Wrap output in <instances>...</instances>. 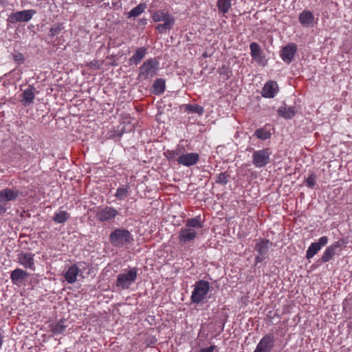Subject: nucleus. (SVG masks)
<instances>
[{
	"mask_svg": "<svg viewBox=\"0 0 352 352\" xmlns=\"http://www.w3.org/2000/svg\"><path fill=\"white\" fill-rule=\"evenodd\" d=\"M298 21L304 28H311L315 24V17L312 12L304 10L299 14Z\"/></svg>",
	"mask_w": 352,
	"mask_h": 352,
	"instance_id": "2eb2a0df",
	"label": "nucleus"
},
{
	"mask_svg": "<svg viewBox=\"0 0 352 352\" xmlns=\"http://www.w3.org/2000/svg\"><path fill=\"white\" fill-rule=\"evenodd\" d=\"M118 214V210L111 206H105L98 208L96 217L100 222H109L117 217Z\"/></svg>",
	"mask_w": 352,
	"mask_h": 352,
	"instance_id": "1a4fd4ad",
	"label": "nucleus"
},
{
	"mask_svg": "<svg viewBox=\"0 0 352 352\" xmlns=\"http://www.w3.org/2000/svg\"><path fill=\"white\" fill-rule=\"evenodd\" d=\"M199 160V155L197 153H189L183 154L178 157L177 162L179 164L185 166H191L197 163Z\"/></svg>",
	"mask_w": 352,
	"mask_h": 352,
	"instance_id": "4468645a",
	"label": "nucleus"
},
{
	"mask_svg": "<svg viewBox=\"0 0 352 352\" xmlns=\"http://www.w3.org/2000/svg\"><path fill=\"white\" fill-rule=\"evenodd\" d=\"M272 153L269 148L254 151L252 153V164L255 167L261 168L270 162Z\"/></svg>",
	"mask_w": 352,
	"mask_h": 352,
	"instance_id": "0eeeda50",
	"label": "nucleus"
},
{
	"mask_svg": "<svg viewBox=\"0 0 352 352\" xmlns=\"http://www.w3.org/2000/svg\"><path fill=\"white\" fill-rule=\"evenodd\" d=\"M166 89V82L163 78L156 79L153 84V91L155 95L163 94Z\"/></svg>",
	"mask_w": 352,
	"mask_h": 352,
	"instance_id": "b1692460",
	"label": "nucleus"
},
{
	"mask_svg": "<svg viewBox=\"0 0 352 352\" xmlns=\"http://www.w3.org/2000/svg\"><path fill=\"white\" fill-rule=\"evenodd\" d=\"M296 50L297 47L294 43H290L284 47L280 54L283 60L287 63L292 62L296 52Z\"/></svg>",
	"mask_w": 352,
	"mask_h": 352,
	"instance_id": "f3484780",
	"label": "nucleus"
},
{
	"mask_svg": "<svg viewBox=\"0 0 352 352\" xmlns=\"http://www.w3.org/2000/svg\"><path fill=\"white\" fill-rule=\"evenodd\" d=\"M29 276V274L20 268H16L10 274V279L14 285H19Z\"/></svg>",
	"mask_w": 352,
	"mask_h": 352,
	"instance_id": "aec40b11",
	"label": "nucleus"
},
{
	"mask_svg": "<svg viewBox=\"0 0 352 352\" xmlns=\"http://www.w3.org/2000/svg\"><path fill=\"white\" fill-rule=\"evenodd\" d=\"M34 92L35 88L32 85H29V87L23 91L22 99L21 100V102L23 106L27 107L33 103L35 97Z\"/></svg>",
	"mask_w": 352,
	"mask_h": 352,
	"instance_id": "6ab92c4d",
	"label": "nucleus"
},
{
	"mask_svg": "<svg viewBox=\"0 0 352 352\" xmlns=\"http://www.w3.org/2000/svg\"><path fill=\"white\" fill-rule=\"evenodd\" d=\"M298 112L297 109L294 106H283L278 108V113L285 119H291Z\"/></svg>",
	"mask_w": 352,
	"mask_h": 352,
	"instance_id": "412c9836",
	"label": "nucleus"
},
{
	"mask_svg": "<svg viewBox=\"0 0 352 352\" xmlns=\"http://www.w3.org/2000/svg\"><path fill=\"white\" fill-rule=\"evenodd\" d=\"M129 186L119 187L115 193V197L119 200H124L129 195Z\"/></svg>",
	"mask_w": 352,
	"mask_h": 352,
	"instance_id": "473e14b6",
	"label": "nucleus"
},
{
	"mask_svg": "<svg viewBox=\"0 0 352 352\" xmlns=\"http://www.w3.org/2000/svg\"><path fill=\"white\" fill-rule=\"evenodd\" d=\"M146 6L144 3H140L136 7L133 8L129 12V17H136L140 15L146 9Z\"/></svg>",
	"mask_w": 352,
	"mask_h": 352,
	"instance_id": "c756f323",
	"label": "nucleus"
},
{
	"mask_svg": "<svg viewBox=\"0 0 352 352\" xmlns=\"http://www.w3.org/2000/svg\"><path fill=\"white\" fill-rule=\"evenodd\" d=\"M328 241H329L328 237L327 236H323L318 239V242H316V243L320 245V248H322V247H323L327 244Z\"/></svg>",
	"mask_w": 352,
	"mask_h": 352,
	"instance_id": "a19ab883",
	"label": "nucleus"
},
{
	"mask_svg": "<svg viewBox=\"0 0 352 352\" xmlns=\"http://www.w3.org/2000/svg\"><path fill=\"white\" fill-rule=\"evenodd\" d=\"M210 291V283L204 280H199L194 285L190 300L192 303L202 302Z\"/></svg>",
	"mask_w": 352,
	"mask_h": 352,
	"instance_id": "39448f33",
	"label": "nucleus"
},
{
	"mask_svg": "<svg viewBox=\"0 0 352 352\" xmlns=\"http://www.w3.org/2000/svg\"><path fill=\"white\" fill-rule=\"evenodd\" d=\"M274 345L275 336L272 333H267L261 339L254 352H271Z\"/></svg>",
	"mask_w": 352,
	"mask_h": 352,
	"instance_id": "9d476101",
	"label": "nucleus"
},
{
	"mask_svg": "<svg viewBox=\"0 0 352 352\" xmlns=\"http://www.w3.org/2000/svg\"><path fill=\"white\" fill-rule=\"evenodd\" d=\"M146 54V49L145 47L138 48L133 55L129 58L131 65H138Z\"/></svg>",
	"mask_w": 352,
	"mask_h": 352,
	"instance_id": "4be33fe9",
	"label": "nucleus"
},
{
	"mask_svg": "<svg viewBox=\"0 0 352 352\" xmlns=\"http://www.w3.org/2000/svg\"><path fill=\"white\" fill-rule=\"evenodd\" d=\"M278 91V86L276 82L270 80L267 82L262 89L261 94L264 98H272Z\"/></svg>",
	"mask_w": 352,
	"mask_h": 352,
	"instance_id": "dca6fc26",
	"label": "nucleus"
},
{
	"mask_svg": "<svg viewBox=\"0 0 352 352\" xmlns=\"http://www.w3.org/2000/svg\"><path fill=\"white\" fill-rule=\"evenodd\" d=\"M269 240L262 239L258 241L255 245V250L261 255H266L269 250Z\"/></svg>",
	"mask_w": 352,
	"mask_h": 352,
	"instance_id": "393cba45",
	"label": "nucleus"
},
{
	"mask_svg": "<svg viewBox=\"0 0 352 352\" xmlns=\"http://www.w3.org/2000/svg\"><path fill=\"white\" fill-rule=\"evenodd\" d=\"M229 175L227 173H221L217 175L216 182L219 184L225 185L228 183Z\"/></svg>",
	"mask_w": 352,
	"mask_h": 352,
	"instance_id": "c9c22d12",
	"label": "nucleus"
},
{
	"mask_svg": "<svg viewBox=\"0 0 352 352\" xmlns=\"http://www.w3.org/2000/svg\"><path fill=\"white\" fill-rule=\"evenodd\" d=\"M34 254L29 252H21L17 255L18 262L26 269L35 270Z\"/></svg>",
	"mask_w": 352,
	"mask_h": 352,
	"instance_id": "f8f14e48",
	"label": "nucleus"
},
{
	"mask_svg": "<svg viewBox=\"0 0 352 352\" xmlns=\"http://www.w3.org/2000/svg\"><path fill=\"white\" fill-rule=\"evenodd\" d=\"M320 245L318 243L314 242L312 243L306 252V258L307 259H310L313 258L320 250Z\"/></svg>",
	"mask_w": 352,
	"mask_h": 352,
	"instance_id": "cd10ccee",
	"label": "nucleus"
},
{
	"mask_svg": "<svg viewBox=\"0 0 352 352\" xmlns=\"http://www.w3.org/2000/svg\"><path fill=\"white\" fill-rule=\"evenodd\" d=\"M109 240L114 248H122L133 242V236L129 230L117 228L110 233Z\"/></svg>",
	"mask_w": 352,
	"mask_h": 352,
	"instance_id": "f03ea898",
	"label": "nucleus"
},
{
	"mask_svg": "<svg viewBox=\"0 0 352 352\" xmlns=\"http://www.w3.org/2000/svg\"><path fill=\"white\" fill-rule=\"evenodd\" d=\"M346 244L344 239H341L329 246H328L324 250L320 261L322 263H327L331 261L334 256L340 255L342 251V246Z\"/></svg>",
	"mask_w": 352,
	"mask_h": 352,
	"instance_id": "423d86ee",
	"label": "nucleus"
},
{
	"mask_svg": "<svg viewBox=\"0 0 352 352\" xmlns=\"http://www.w3.org/2000/svg\"><path fill=\"white\" fill-rule=\"evenodd\" d=\"M79 272V269L76 265H72L65 272L64 276L65 280L68 283H74L76 280L77 276Z\"/></svg>",
	"mask_w": 352,
	"mask_h": 352,
	"instance_id": "5701e85b",
	"label": "nucleus"
},
{
	"mask_svg": "<svg viewBox=\"0 0 352 352\" xmlns=\"http://www.w3.org/2000/svg\"><path fill=\"white\" fill-rule=\"evenodd\" d=\"M14 60L19 64H21L24 62L25 58L22 53L17 52L13 54Z\"/></svg>",
	"mask_w": 352,
	"mask_h": 352,
	"instance_id": "ea45409f",
	"label": "nucleus"
},
{
	"mask_svg": "<svg viewBox=\"0 0 352 352\" xmlns=\"http://www.w3.org/2000/svg\"><path fill=\"white\" fill-rule=\"evenodd\" d=\"M3 343V335H2V333L0 332V349H1V347H2Z\"/></svg>",
	"mask_w": 352,
	"mask_h": 352,
	"instance_id": "a18cd8bd",
	"label": "nucleus"
},
{
	"mask_svg": "<svg viewBox=\"0 0 352 352\" xmlns=\"http://www.w3.org/2000/svg\"><path fill=\"white\" fill-rule=\"evenodd\" d=\"M254 135L262 140H266L271 137V133L264 128H259L254 132Z\"/></svg>",
	"mask_w": 352,
	"mask_h": 352,
	"instance_id": "7c9ffc66",
	"label": "nucleus"
},
{
	"mask_svg": "<svg viewBox=\"0 0 352 352\" xmlns=\"http://www.w3.org/2000/svg\"><path fill=\"white\" fill-rule=\"evenodd\" d=\"M214 348V345H211L208 347L201 349L199 352H213Z\"/></svg>",
	"mask_w": 352,
	"mask_h": 352,
	"instance_id": "79ce46f5",
	"label": "nucleus"
},
{
	"mask_svg": "<svg viewBox=\"0 0 352 352\" xmlns=\"http://www.w3.org/2000/svg\"><path fill=\"white\" fill-rule=\"evenodd\" d=\"M160 63L155 58L146 60L139 68L138 79L140 80H151L156 74Z\"/></svg>",
	"mask_w": 352,
	"mask_h": 352,
	"instance_id": "20e7f679",
	"label": "nucleus"
},
{
	"mask_svg": "<svg viewBox=\"0 0 352 352\" xmlns=\"http://www.w3.org/2000/svg\"><path fill=\"white\" fill-rule=\"evenodd\" d=\"M305 184L307 187L313 188L316 184V175L313 174L309 175L306 179Z\"/></svg>",
	"mask_w": 352,
	"mask_h": 352,
	"instance_id": "4c0bfd02",
	"label": "nucleus"
},
{
	"mask_svg": "<svg viewBox=\"0 0 352 352\" xmlns=\"http://www.w3.org/2000/svg\"><path fill=\"white\" fill-rule=\"evenodd\" d=\"M217 6L220 12L226 14L231 8V0H217Z\"/></svg>",
	"mask_w": 352,
	"mask_h": 352,
	"instance_id": "bb28decb",
	"label": "nucleus"
},
{
	"mask_svg": "<svg viewBox=\"0 0 352 352\" xmlns=\"http://www.w3.org/2000/svg\"><path fill=\"white\" fill-rule=\"evenodd\" d=\"M6 210V208L3 205L0 204V214L5 213Z\"/></svg>",
	"mask_w": 352,
	"mask_h": 352,
	"instance_id": "c03bdc74",
	"label": "nucleus"
},
{
	"mask_svg": "<svg viewBox=\"0 0 352 352\" xmlns=\"http://www.w3.org/2000/svg\"><path fill=\"white\" fill-rule=\"evenodd\" d=\"M21 196L22 192L19 189L6 188L0 190V203L14 201Z\"/></svg>",
	"mask_w": 352,
	"mask_h": 352,
	"instance_id": "9b49d317",
	"label": "nucleus"
},
{
	"mask_svg": "<svg viewBox=\"0 0 352 352\" xmlns=\"http://www.w3.org/2000/svg\"><path fill=\"white\" fill-rule=\"evenodd\" d=\"M251 56L258 64L265 66L267 63V60L263 55V51L260 45L255 42L251 43L250 45Z\"/></svg>",
	"mask_w": 352,
	"mask_h": 352,
	"instance_id": "ddd939ff",
	"label": "nucleus"
},
{
	"mask_svg": "<svg viewBox=\"0 0 352 352\" xmlns=\"http://www.w3.org/2000/svg\"><path fill=\"white\" fill-rule=\"evenodd\" d=\"M185 109L188 112L197 113L200 116L204 113V107L199 104H186Z\"/></svg>",
	"mask_w": 352,
	"mask_h": 352,
	"instance_id": "2f4dec72",
	"label": "nucleus"
},
{
	"mask_svg": "<svg viewBox=\"0 0 352 352\" xmlns=\"http://www.w3.org/2000/svg\"><path fill=\"white\" fill-rule=\"evenodd\" d=\"M218 72L224 80H228L232 74L231 70L226 65H222L219 67Z\"/></svg>",
	"mask_w": 352,
	"mask_h": 352,
	"instance_id": "72a5a7b5",
	"label": "nucleus"
},
{
	"mask_svg": "<svg viewBox=\"0 0 352 352\" xmlns=\"http://www.w3.org/2000/svg\"><path fill=\"white\" fill-rule=\"evenodd\" d=\"M61 30L60 25H55L50 28L49 35L52 37L56 36L60 32Z\"/></svg>",
	"mask_w": 352,
	"mask_h": 352,
	"instance_id": "58836bf2",
	"label": "nucleus"
},
{
	"mask_svg": "<svg viewBox=\"0 0 352 352\" xmlns=\"http://www.w3.org/2000/svg\"><path fill=\"white\" fill-rule=\"evenodd\" d=\"M203 227V221L200 216L186 219L184 226L178 233L179 244L186 245L192 242L199 234H201Z\"/></svg>",
	"mask_w": 352,
	"mask_h": 352,
	"instance_id": "f257e3e1",
	"label": "nucleus"
},
{
	"mask_svg": "<svg viewBox=\"0 0 352 352\" xmlns=\"http://www.w3.org/2000/svg\"><path fill=\"white\" fill-rule=\"evenodd\" d=\"M138 276V269L136 267L124 270L117 276L116 286L122 289H127L133 284Z\"/></svg>",
	"mask_w": 352,
	"mask_h": 352,
	"instance_id": "7ed1b4c3",
	"label": "nucleus"
},
{
	"mask_svg": "<svg viewBox=\"0 0 352 352\" xmlns=\"http://www.w3.org/2000/svg\"><path fill=\"white\" fill-rule=\"evenodd\" d=\"M174 25H171L170 21L164 23H160L156 26V30L160 33H163L166 32L167 30H170Z\"/></svg>",
	"mask_w": 352,
	"mask_h": 352,
	"instance_id": "f704fd0d",
	"label": "nucleus"
},
{
	"mask_svg": "<svg viewBox=\"0 0 352 352\" xmlns=\"http://www.w3.org/2000/svg\"><path fill=\"white\" fill-rule=\"evenodd\" d=\"M152 19L155 22L163 21L166 23L170 21L171 25L175 24V18L172 15L169 14L168 12H165L162 10L155 11L151 16Z\"/></svg>",
	"mask_w": 352,
	"mask_h": 352,
	"instance_id": "a211bd4d",
	"label": "nucleus"
},
{
	"mask_svg": "<svg viewBox=\"0 0 352 352\" xmlns=\"http://www.w3.org/2000/svg\"><path fill=\"white\" fill-rule=\"evenodd\" d=\"M265 255H261L258 254V255L256 256L255 258L256 263L262 262L265 259Z\"/></svg>",
	"mask_w": 352,
	"mask_h": 352,
	"instance_id": "37998d69",
	"label": "nucleus"
},
{
	"mask_svg": "<svg viewBox=\"0 0 352 352\" xmlns=\"http://www.w3.org/2000/svg\"><path fill=\"white\" fill-rule=\"evenodd\" d=\"M69 218V214L65 210H60L54 214L53 220L57 223H63Z\"/></svg>",
	"mask_w": 352,
	"mask_h": 352,
	"instance_id": "a878e982",
	"label": "nucleus"
},
{
	"mask_svg": "<svg viewBox=\"0 0 352 352\" xmlns=\"http://www.w3.org/2000/svg\"><path fill=\"white\" fill-rule=\"evenodd\" d=\"M164 156L168 160H173L179 155V151H170L167 150L164 152Z\"/></svg>",
	"mask_w": 352,
	"mask_h": 352,
	"instance_id": "e433bc0d",
	"label": "nucleus"
},
{
	"mask_svg": "<svg viewBox=\"0 0 352 352\" xmlns=\"http://www.w3.org/2000/svg\"><path fill=\"white\" fill-rule=\"evenodd\" d=\"M67 326L65 324V321L61 320L57 323L52 325V331L54 334H60L66 330Z\"/></svg>",
	"mask_w": 352,
	"mask_h": 352,
	"instance_id": "c85d7f7f",
	"label": "nucleus"
},
{
	"mask_svg": "<svg viewBox=\"0 0 352 352\" xmlns=\"http://www.w3.org/2000/svg\"><path fill=\"white\" fill-rule=\"evenodd\" d=\"M36 12V10L33 9L12 12L8 16V21L10 23L28 22L32 19Z\"/></svg>",
	"mask_w": 352,
	"mask_h": 352,
	"instance_id": "6e6552de",
	"label": "nucleus"
}]
</instances>
